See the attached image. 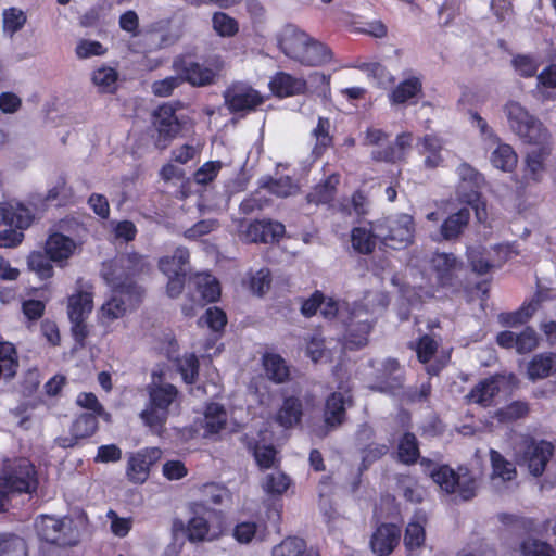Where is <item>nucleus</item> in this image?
I'll list each match as a JSON object with an SVG mask.
<instances>
[{
  "mask_svg": "<svg viewBox=\"0 0 556 556\" xmlns=\"http://www.w3.org/2000/svg\"><path fill=\"white\" fill-rule=\"evenodd\" d=\"M146 267L144 257L136 252L124 253L110 261L103 276L113 294L100 308L102 318L112 321L141 305L146 290L136 279Z\"/></svg>",
  "mask_w": 556,
  "mask_h": 556,
  "instance_id": "f257e3e1",
  "label": "nucleus"
},
{
  "mask_svg": "<svg viewBox=\"0 0 556 556\" xmlns=\"http://www.w3.org/2000/svg\"><path fill=\"white\" fill-rule=\"evenodd\" d=\"M190 511L193 515L187 525L180 519H175L173 528L185 529L190 543L212 542L218 540L227 530L226 515L220 509L208 507L203 502H192Z\"/></svg>",
  "mask_w": 556,
  "mask_h": 556,
  "instance_id": "f03ea898",
  "label": "nucleus"
},
{
  "mask_svg": "<svg viewBox=\"0 0 556 556\" xmlns=\"http://www.w3.org/2000/svg\"><path fill=\"white\" fill-rule=\"evenodd\" d=\"M39 486L38 471L26 458L4 464L0 473V513L9 510L12 495L33 494Z\"/></svg>",
  "mask_w": 556,
  "mask_h": 556,
  "instance_id": "7ed1b4c3",
  "label": "nucleus"
},
{
  "mask_svg": "<svg viewBox=\"0 0 556 556\" xmlns=\"http://www.w3.org/2000/svg\"><path fill=\"white\" fill-rule=\"evenodd\" d=\"M149 401L139 414L143 425L154 434L162 435L169 416V407L178 397V390L172 383L148 387Z\"/></svg>",
  "mask_w": 556,
  "mask_h": 556,
  "instance_id": "20e7f679",
  "label": "nucleus"
},
{
  "mask_svg": "<svg viewBox=\"0 0 556 556\" xmlns=\"http://www.w3.org/2000/svg\"><path fill=\"white\" fill-rule=\"evenodd\" d=\"M34 219L33 212L22 203H0V226L15 227L0 231V248H14L23 239V230L27 229Z\"/></svg>",
  "mask_w": 556,
  "mask_h": 556,
  "instance_id": "39448f33",
  "label": "nucleus"
},
{
  "mask_svg": "<svg viewBox=\"0 0 556 556\" xmlns=\"http://www.w3.org/2000/svg\"><path fill=\"white\" fill-rule=\"evenodd\" d=\"M510 129L525 142L530 144L544 143L548 132L542 123L516 101H508L504 106Z\"/></svg>",
  "mask_w": 556,
  "mask_h": 556,
  "instance_id": "423d86ee",
  "label": "nucleus"
},
{
  "mask_svg": "<svg viewBox=\"0 0 556 556\" xmlns=\"http://www.w3.org/2000/svg\"><path fill=\"white\" fill-rule=\"evenodd\" d=\"M431 479L447 494L458 492L463 501L476 496L477 481L467 468L459 467L457 472L450 465L442 464L431 471Z\"/></svg>",
  "mask_w": 556,
  "mask_h": 556,
  "instance_id": "0eeeda50",
  "label": "nucleus"
},
{
  "mask_svg": "<svg viewBox=\"0 0 556 556\" xmlns=\"http://www.w3.org/2000/svg\"><path fill=\"white\" fill-rule=\"evenodd\" d=\"M554 452L555 446L552 442L529 438L523 442L518 455V463L526 466L533 477H541L546 470Z\"/></svg>",
  "mask_w": 556,
  "mask_h": 556,
  "instance_id": "6e6552de",
  "label": "nucleus"
},
{
  "mask_svg": "<svg viewBox=\"0 0 556 556\" xmlns=\"http://www.w3.org/2000/svg\"><path fill=\"white\" fill-rule=\"evenodd\" d=\"M286 232L285 225L273 220H254L238 225V238L243 243H275Z\"/></svg>",
  "mask_w": 556,
  "mask_h": 556,
  "instance_id": "1a4fd4ad",
  "label": "nucleus"
},
{
  "mask_svg": "<svg viewBox=\"0 0 556 556\" xmlns=\"http://www.w3.org/2000/svg\"><path fill=\"white\" fill-rule=\"evenodd\" d=\"M162 455L163 451L157 446L143 447L130 453L126 465L127 480L134 484H143Z\"/></svg>",
  "mask_w": 556,
  "mask_h": 556,
  "instance_id": "9d476101",
  "label": "nucleus"
},
{
  "mask_svg": "<svg viewBox=\"0 0 556 556\" xmlns=\"http://www.w3.org/2000/svg\"><path fill=\"white\" fill-rule=\"evenodd\" d=\"M172 104H163L153 113V127L156 131L155 146L165 149L181 130V119L175 114Z\"/></svg>",
  "mask_w": 556,
  "mask_h": 556,
  "instance_id": "9b49d317",
  "label": "nucleus"
},
{
  "mask_svg": "<svg viewBox=\"0 0 556 556\" xmlns=\"http://www.w3.org/2000/svg\"><path fill=\"white\" fill-rule=\"evenodd\" d=\"M405 375L396 358H387L374 375L371 389L381 393L396 395L404 387Z\"/></svg>",
  "mask_w": 556,
  "mask_h": 556,
  "instance_id": "f8f14e48",
  "label": "nucleus"
},
{
  "mask_svg": "<svg viewBox=\"0 0 556 556\" xmlns=\"http://www.w3.org/2000/svg\"><path fill=\"white\" fill-rule=\"evenodd\" d=\"M99 429L98 417L94 414H79L70 426V435L58 437L55 442L62 448H74L85 444Z\"/></svg>",
  "mask_w": 556,
  "mask_h": 556,
  "instance_id": "ddd939ff",
  "label": "nucleus"
},
{
  "mask_svg": "<svg viewBox=\"0 0 556 556\" xmlns=\"http://www.w3.org/2000/svg\"><path fill=\"white\" fill-rule=\"evenodd\" d=\"M224 99L231 112L252 111L264 102L263 96L244 83H235L228 87L224 92Z\"/></svg>",
  "mask_w": 556,
  "mask_h": 556,
  "instance_id": "4468645a",
  "label": "nucleus"
},
{
  "mask_svg": "<svg viewBox=\"0 0 556 556\" xmlns=\"http://www.w3.org/2000/svg\"><path fill=\"white\" fill-rule=\"evenodd\" d=\"M430 263L437 282L442 288L454 287L458 280V274L464 267V263L453 253L445 252L433 253Z\"/></svg>",
  "mask_w": 556,
  "mask_h": 556,
  "instance_id": "2eb2a0df",
  "label": "nucleus"
},
{
  "mask_svg": "<svg viewBox=\"0 0 556 556\" xmlns=\"http://www.w3.org/2000/svg\"><path fill=\"white\" fill-rule=\"evenodd\" d=\"M415 237L414 218L408 214L399 215L389 226L382 243L393 250H401L413 243Z\"/></svg>",
  "mask_w": 556,
  "mask_h": 556,
  "instance_id": "dca6fc26",
  "label": "nucleus"
},
{
  "mask_svg": "<svg viewBox=\"0 0 556 556\" xmlns=\"http://www.w3.org/2000/svg\"><path fill=\"white\" fill-rule=\"evenodd\" d=\"M175 72L180 75L182 81H188L192 86H206L214 83L216 73L193 61L189 56H179L173 63Z\"/></svg>",
  "mask_w": 556,
  "mask_h": 556,
  "instance_id": "f3484780",
  "label": "nucleus"
},
{
  "mask_svg": "<svg viewBox=\"0 0 556 556\" xmlns=\"http://www.w3.org/2000/svg\"><path fill=\"white\" fill-rule=\"evenodd\" d=\"M480 180H484V176H462L457 187V197L462 203L471 206L477 218L482 222L486 217V203L482 199Z\"/></svg>",
  "mask_w": 556,
  "mask_h": 556,
  "instance_id": "a211bd4d",
  "label": "nucleus"
},
{
  "mask_svg": "<svg viewBox=\"0 0 556 556\" xmlns=\"http://www.w3.org/2000/svg\"><path fill=\"white\" fill-rule=\"evenodd\" d=\"M352 396H345L343 393L331 392L325 400L323 418L328 430H334L346 420V406H352Z\"/></svg>",
  "mask_w": 556,
  "mask_h": 556,
  "instance_id": "6ab92c4d",
  "label": "nucleus"
},
{
  "mask_svg": "<svg viewBox=\"0 0 556 556\" xmlns=\"http://www.w3.org/2000/svg\"><path fill=\"white\" fill-rule=\"evenodd\" d=\"M401 529L394 523H381L370 538V547L379 556H389L399 545Z\"/></svg>",
  "mask_w": 556,
  "mask_h": 556,
  "instance_id": "aec40b11",
  "label": "nucleus"
},
{
  "mask_svg": "<svg viewBox=\"0 0 556 556\" xmlns=\"http://www.w3.org/2000/svg\"><path fill=\"white\" fill-rule=\"evenodd\" d=\"M278 43L287 56L299 62L305 46L309 43V36L295 26L288 25L279 34Z\"/></svg>",
  "mask_w": 556,
  "mask_h": 556,
  "instance_id": "412c9836",
  "label": "nucleus"
},
{
  "mask_svg": "<svg viewBox=\"0 0 556 556\" xmlns=\"http://www.w3.org/2000/svg\"><path fill=\"white\" fill-rule=\"evenodd\" d=\"M268 86L271 92L279 98L300 96L307 91L305 79L285 72H279L273 76Z\"/></svg>",
  "mask_w": 556,
  "mask_h": 556,
  "instance_id": "4be33fe9",
  "label": "nucleus"
},
{
  "mask_svg": "<svg viewBox=\"0 0 556 556\" xmlns=\"http://www.w3.org/2000/svg\"><path fill=\"white\" fill-rule=\"evenodd\" d=\"M75 247V242L72 238L61 232H54L48 237L45 252L53 262H61L72 256Z\"/></svg>",
  "mask_w": 556,
  "mask_h": 556,
  "instance_id": "5701e85b",
  "label": "nucleus"
},
{
  "mask_svg": "<svg viewBox=\"0 0 556 556\" xmlns=\"http://www.w3.org/2000/svg\"><path fill=\"white\" fill-rule=\"evenodd\" d=\"M413 135L402 132L396 136L394 146H388L384 150H372L371 156L378 162L396 163L401 161L405 152L410 148Z\"/></svg>",
  "mask_w": 556,
  "mask_h": 556,
  "instance_id": "b1692460",
  "label": "nucleus"
},
{
  "mask_svg": "<svg viewBox=\"0 0 556 556\" xmlns=\"http://www.w3.org/2000/svg\"><path fill=\"white\" fill-rule=\"evenodd\" d=\"M500 392V380L491 376L479 381L468 393L467 399L482 407H489Z\"/></svg>",
  "mask_w": 556,
  "mask_h": 556,
  "instance_id": "393cba45",
  "label": "nucleus"
},
{
  "mask_svg": "<svg viewBox=\"0 0 556 556\" xmlns=\"http://www.w3.org/2000/svg\"><path fill=\"white\" fill-rule=\"evenodd\" d=\"M556 372V354L544 352L534 355L527 366L528 378L532 381L544 379Z\"/></svg>",
  "mask_w": 556,
  "mask_h": 556,
  "instance_id": "a878e982",
  "label": "nucleus"
},
{
  "mask_svg": "<svg viewBox=\"0 0 556 556\" xmlns=\"http://www.w3.org/2000/svg\"><path fill=\"white\" fill-rule=\"evenodd\" d=\"M262 365L271 382L280 384L289 380L290 368L281 355L266 352L262 356Z\"/></svg>",
  "mask_w": 556,
  "mask_h": 556,
  "instance_id": "bb28decb",
  "label": "nucleus"
},
{
  "mask_svg": "<svg viewBox=\"0 0 556 556\" xmlns=\"http://www.w3.org/2000/svg\"><path fill=\"white\" fill-rule=\"evenodd\" d=\"M303 415V405L299 397L287 396L285 397L281 407L276 415V421L279 426L288 429L298 425Z\"/></svg>",
  "mask_w": 556,
  "mask_h": 556,
  "instance_id": "cd10ccee",
  "label": "nucleus"
},
{
  "mask_svg": "<svg viewBox=\"0 0 556 556\" xmlns=\"http://www.w3.org/2000/svg\"><path fill=\"white\" fill-rule=\"evenodd\" d=\"M397 460L406 466L415 465L420 458L419 441L415 433L405 431L397 441Z\"/></svg>",
  "mask_w": 556,
  "mask_h": 556,
  "instance_id": "c85d7f7f",
  "label": "nucleus"
},
{
  "mask_svg": "<svg viewBox=\"0 0 556 556\" xmlns=\"http://www.w3.org/2000/svg\"><path fill=\"white\" fill-rule=\"evenodd\" d=\"M356 317L353 315L346 324L344 338L351 348L359 349L367 344L372 326L367 319L356 320Z\"/></svg>",
  "mask_w": 556,
  "mask_h": 556,
  "instance_id": "c756f323",
  "label": "nucleus"
},
{
  "mask_svg": "<svg viewBox=\"0 0 556 556\" xmlns=\"http://www.w3.org/2000/svg\"><path fill=\"white\" fill-rule=\"evenodd\" d=\"M470 220V211L462 207L457 212L448 215L441 225L440 231L445 240L458 238Z\"/></svg>",
  "mask_w": 556,
  "mask_h": 556,
  "instance_id": "7c9ffc66",
  "label": "nucleus"
},
{
  "mask_svg": "<svg viewBox=\"0 0 556 556\" xmlns=\"http://www.w3.org/2000/svg\"><path fill=\"white\" fill-rule=\"evenodd\" d=\"M93 309V293L87 290H78L67 299L68 319L89 317Z\"/></svg>",
  "mask_w": 556,
  "mask_h": 556,
  "instance_id": "2f4dec72",
  "label": "nucleus"
},
{
  "mask_svg": "<svg viewBox=\"0 0 556 556\" xmlns=\"http://www.w3.org/2000/svg\"><path fill=\"white\" fill-rule=\"evenodd\" d=\"M427 517L424 514H416L408 522L404 534V545L406 549L413 551L424 545L426 540L425 525Z\"/></svg>",
  "mask_w": 556,
  "mask_h": 556,
  "instance_id": "473e14b6",
  "label": "nucleus"
},
{
  "mask_svg": "<svg viewBox=\"0 0 556 556\" xmlns=\"http://www.w3.org/2000/svg\"><path fill=\"white\" fill-rule=\"evenodd\" d=\"M331 51L323 43L309 37V43L305 46L300 63L307 66H318L330 62Z\"/></svg>",
  "mask_w": 556,
  "mask_h": 556,
  "instance_id": "72a5a7b5",
  "label": "nucleus"
},
{
  "mask_svg": "<svg viewBox=\"0 0 556 556\" xmlns=\"http://www.w3.org/2000/svg\"><path fill=\"white\" fill-rule=\"evenodd\" d=\"M535 313V307L529 301H526L514 312L500 313L497 319L503 327L515 328L526 325Z\"/></svg>",
  "mask_w": 556,
  "mask_h": 556,
  "instance_id": "f704fd0d",
  "label": "nucleus"
},
{
  "mask_svg": "<svg viewBox=\"0 0 556 556\" xmlns=\"http://www.w3.org/2000/svg\"><path fill=\"white\" fill-rule=\"evenodd\" d=\"M45 202L58 207L67 206L74 202L73 188L67 185L64 177H60L56 184L48 190Z\"/></svg>",
  "mask_w": 556,
  "mask_h": 556,
  "instance_id": "c9c22d12",
  "label": "nucleus"
},
{
  "mask_svg": "<svg viewBox=\"0 0 556 556\" xmlns=\"http://www.w3.org/2000/svg\"><path fill=\"white\" fill-rule=\"evenodd\" d=\"M351 242L357 253L368 255L376 249L377 237L371 229L354 227L351 231Z\"/></svg>",
  "mask_w": 556,
  "mask_h": 556,
  "instance_id": "e433bc0d",
  "label": "nucleus"
},
{
  "mask_svg": "<svg viewBox=\"0 0 556 556\" xmlns=\"http://www.w3.org/2000/svg\"><path fill=\"white\" fill-rule=\"evenodd\" d=\"M491 163L501 172H513L516 168L518 157L514 149L506 143H501L491 154Z\"/></svg>",
  "mask_w": 556,
  "mask_h": 556,
  "instance_id": "4c0bfd02",
  "label": "nucleus"
},
{
  "mask_svg": "<svg viewBox=\"0 0 556 556\" xmlns=\"http://www.w3.org/2000/svg\"><path fill=\"white\" fill-rule=\"evenodd\" d=\"M490 460L493 478H500L504 482H509L516 479V466L511 462L507 460L500 452L491 450Z\"/></svg>",
  "mask_w": 556,
  "mask_h": 556,
  "instance_id": "58836bf2",
  "label": "nucleus"
},
{
  "mask_svg": "<svg viewBox=\"0 0 556 556\" xmlns=\"http://www.w3.org/2000/svg\"><path fill=\"white\" fill-rule=\"evenodd\" d=\"M168 263L169 261L167 258H160L159 268L168 278L166 285L168 296L177 298L184 291L187 271H174V269L168 266Z\"/></svg>",
  "mask_w": 556,
  "mask_h": 556,
  "instance_id": "ea45409f",
  "label": "nucleus"
},
{
  "mask_svg": "<svg viewBox=\"0 0 556 556\" xmlns=\"http://www.w3.org/2000/svg\"><path fill=\"white\" fill-rule=\"evenodd\" d=\"M197 289L202 298L207 303L217 302L220 298L219 281L211 274H198L195 276Z\"/></svg>",
  "mask_w": 556,
  "mask_h": 556,
  "instance_id": "a19ab883",
  "label": "nucleus"
},
{
  "mask_svg": "<svg viewBox=\"0 0 556 556\" xmlns=\"http://www.w3.org/2000/svg\"><path fill=\"white\" fill-rule=\"evenodd\" d=\"M118 73L110 66H101L92 72V84L100 92L113 93L117 88Z\"/></svg>",
  "mask_w": 556,
  "mask_h": 556,
  "instance_id": "79ce46f5",
  "label": "nucleus"
},
{
  "mask_svg": "<svg viewBox=\"0 0 556 556\" xmlns=\"http://www.w3.org/2000/svg\"><path fill=\"white\" fill-rule=\"evenodd\" d=\"M331 124L326 117H319L316 127L312 130V137L315 140L313 154L321 155L331 144L332 136L330 135Z\"/></svg>",
  "mask_w": 556,
  "mask_h": 556,
  "instance_id": "37998d69",
  "label": "nucleus"
},
{
  "mask_svg": "<svg viewBox=\"0 0 556 556\" xmlns=\"http://www.w3.org/2000/svg\"><path fill=\"white\" fill-rule=\"evenodd\" d=\"M421 92V81L417 77L408 78L400 83L390 94L392 103L401 104L415 98Z\"/></svg>",
  "mask_w": 556,
  "mask_h": 556,
  "instance_id": "c03bdc74",
  "label": "nucleus"
},
{
  "mask_svg": "<svg viewBox=\"0 0 556 556\" xmlns=\"http://www.w3.org/2000/svg\"><path fill=\"white\" fill-rule=\"evenodd\" d=\"M204 428L207 433L216 434L226 426V412L220 404L211 403L204 414Z\"/></svg>",
  "mask_w": 556,
  "mask_h": 556,
  "instance_id": "a18cd8bd",
  "label": "nucleus"
},
{
  "mask_svg": "<svg viewBox=\"0 0 556 556\" xmlns=\"http://www.w3.org/2000/svg\"><path fill=\"white\" fill-rule=\"evenodd\" d=\"M0 364L5 370V380L12 379L18 369L16 348L9 341H0Z\"/></svg>",
  "mask_w": 556,
  "mask_h": 556,
  "instance_id": "49530a36",
  "label": "nucleus"
},
{
  "mask_svg": "<svg viewBox=\"0 0 556 556\" xmlns=\"http://www.w3.org/2000/svg\"><path fill=\"white\" fill-rule=\"evenodd\" d=\"M0 556H27L25 540L13 533H0Z\"/></svg>",
  "mask_w": 556,
  "mask_h": 556,
  "instance_id": "de8ad7c7",
  "label": "nucleus"
},
{
  "mask_svg": "<svg viewBox=\"0 0 556 556\" xmlns=\"http://www.w3.org/2000/svg\"><path fill=\"white\" fill-rule=\"evenodd\" d=\"M290 485V477L282 471L266 475L262 484L263 490L271 496H281L288 491Z\"/></svg>",
  "mask_w": 556,
  "mask_h": 556,
  "instance_id": "09e8293b",
  "label": "nucleus"
},
{
  "mask_svg": "<svg viewBox=\"0 0 556 556\" xmlns=\"http://www.w3.org/2000/svg\"><path fill=\"white\" fill-rule=\"evenodd\" d=\"M63 526L61 519L50 516H42L36 523L38 535L41 540L49 543L58 542L59 533L62 531Z\"/></svg>",
  "mask_w": 556,
  "mask_h": 556,
  "instance_id": "8fccbe9b",
  "label": "nucleus"
},
{
  "mask_svg": "<svg viewBox=\"0 0 556 556\" xmlns=\"http://www.w3.org/2000/svg\"><path fill=\"white\" fill-rule=\"evenodd\" d=\"M268 181L265 182L270 193L277 197H289L298 193L300 190L299 184L293 181V176H268Z\"/></svg>",
  "mask_w": 556,
  "mask_h": 556,
  "instance_id": "3c124183",
  "label": "nucleus"
},
{
  "mask_svg": "<svg viewBox=\"0 0 556 556\" xmlns=\"http://www.w3.org/2000/svg\"><path fill=\"white\" fill-rule=\"evenodd\" d=\"M214 31L224 38H231L239 31V23L236 18L224 12H215L212 16Z\"/></svg>",
  "mask_w": 556,
  "mask_h": 556,
  "instance_id": "603ef678",
  "label": "nucleus"
},
{
  "mask_svg": "<svg viewBox=\"0 0 556 556\" xmlns=\"http://www.w3.org/2000/svg\"><path fill=\"white\" fill-rule=\"evenodd\" d=\"M53 262L47 253L34 251L28 255L27 265L31 271H35L40 279H49L53 276Z\"/></svg>",
  "mask_w": 556,
  "mask_h": 556,
  "instance_id": "864d4df0",
  "label": "nucleus"
},
{
  "mask_svg": "<svg viewBox=\"0 0 556 556\" xmlns=\"http://www.w3.org/2000/svg\"><path fill=\"white\" fill-rule=\"evenodd\" d=\"M534 148L527 154V167L533 174L545 170V161L549 155L548 139L541 144H533Z\"/></svg>",
  "mask_w": 556,
  "mask_h": 556,
  "instance_id": "5fc2aeb1",
  "label": "nucleus"
},
{
  "mask_svg": "<svg viewBox=\"0 0 556 556\" xmlns=\"http://www.w3.org/2000/svg\"><path fill=\"white\" fill-rule=\"evenodd\" d=\"M201 323H204L213 332L222 336L227 325V315L220 307L212 306L200 317L199 324Z\"/></svg>",
  "mask_w": 556,
  "mask_h": 556,
  "instance_id": "6e6d98bb",
  "label": "nucleus"
},
{
  "mask_svg": "<svg viewBox=\"0 0 556 556\" xmlns=\"http://www.w3.org/2000/svg\"><path fill=\"white\" fill-rule=\"evenodd\" d=\"M306 542L298 536H288L273 548V556H303Z\"/></svg>",
  "mask_w": 556,
  "mask_h": 556,
  "instance_id": "4d7b16f0",
  "label": "nucleus"
},
{
  "mask_svg": "<svg viewBox=\"0 0 556 556\" xmlns=\"http://www.w3.org/2000/svg\"><path fill=\"white\" fill-rule=\"evenodd\" d=\"M337 176H327V179L324 184H318L315 188L306 195V200L308 203L314 204H324L332 201L334 197V186L332 184V179Z\"/></svg>",
  "mask_w": 556,
  "mask_h": 556,
  "instance_id": "13d9d810",
  "label": "nucleus"
},
{
  "mask_svg": "<svg viewBox=\"0 0 556 556\" xmlns=\"http://www.w3.org/2000/svg\"><path fill=\"white\" fill-rule=\"evenodd\" d=\"M529 405L523 401H513L500 408L496 413L498 420L511 422L526 417L529 414Z\"/></svg>",
  "mask_w": 556,
  "mask_h": 556,
  "instance_id": "bf43d9fd",
  "label": "nucleus"
},
{
  "mask_svg": "<svg viewBox=\"0 0 556 556\" xmlns=\"http://www.w3.org/2000/svg\"><path fill=\"white\" fill-rule=\"evenodd\" d=\"M2 20L4 33L12 36L25 25L26 15L21 9L10 8L3 11Z\"/></svg>",
  "mask_w": 556,
  "mask_h": 556,
  "instance_id": "052dcab7",
  "label": "nucleus"
},
{
  "mask_svg": "<svg viewBox=\"0 0 556 556\" xmlns=\"http://www.w3.org/2000/svg\"><path fill=\"white\" fill-rule=\"evenodd\" d=\"M438 342L431 336H421L415 345L417 359L421 364H428L438 352Z\"/></svg>",
  "mask_w": 556,
  "mask_h": 556,
  "instance_id": "680f3d73",
  "label": "nucleus"
},
{
  "mask_svg": "<svg viewBox=\"0 0 556 556\" xmlns=\"http://www.w3.org/2000/svg\"><path fill=\"white\" fill-rule=\"evenodd\" d=\"M521 551L525 556H556L554 547L539 539H527L521 543Z\"/></svg>",
  "mask_w": 556,
  "mask_h": 556,
  "instance_id": "e2e57ef3",
  "label": "nucleus"
},
{
  "mask_svg": "<svg viewBox=\"0 0 556 556\" xmlns=\"http://www.w3.org/2000/svg\"><path fill=\"white\" fill-rule=\"evenodd\" d=\"M516 341V352L519 354L530 353L539 345L538 333L531 326L525 327V329L517 334Z\"/></svg>",
  "mask_w": 556,
  "mask_h": 556,
  "instance_id": "0e129e2a",
  "label": "nucleus"
},
{
  "mask_svg": "<svg viewBox=\"0 0 556 556\" xmlns=\"http://www.w3.org/2000/svg\"><path fill=\"white\" fill-rule=\"evenodd\" d=\"M200 363L194 353L185 356L179 364V372L187 384H193L199 377Z\"/></svg>",
  "mask_w": 556,
  "mask_h": 556,
  "instance_id": "69168bd1",
  "label": "nucleus"
},
{
  "mask_svg": "<svg viewBox=\"0 0 556 556\" xmlns=\"http://www.w3.org/2000/svg\"><path fill=\"white\" fill-rule=\"evenodd\" d=\"M514 70L522 77H533L539 70V62L529 55H516L511 60Z\"/></svg>",
  "mask_w": 556,
  "mask_h": 556,
  "instance_id": "338daca9",
  "label": "nucleus"
},
{
  "mask_svg": "<svg viewBox=\"0 0 556 556\" xmlns=\"http://www.w3.org/2000/svg\"><path fill=\"white\" fill-rule=\"evenodd\" d=\"M270 285L271 275L268 268H261L250 278V289L258 296L264 295L269 290Z\"/></svg>",
  "mask_w": 556,
  "mask_h": 556,
  "instance_id": "774afa93",
  "label": "nucleus"
}]
</instances>
